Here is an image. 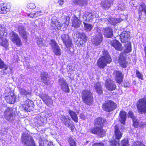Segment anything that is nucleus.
Listing matches in <instances>:
<instances>
[{
    "instance_id": "1",
    "label": "nucleus",
    "mask_w": 146,
    "mask_h": 146,
    "mask_svg": "<svg viewBox=\"0 0 146 146\" xmlns=\"http://www.w3.org/2000/svg\"><path fill=\"white\" fill-rule=\"evenodd\" d=\"M106 122V120L100 117L96 118L95 120V127L90 130V132L97 134L101 137H103L105 133L102 127Z\"/></svg>"
},
{
    "instance_id": "2",
    "label": "nucleus",
    "mask_w": 146,
    "mask_h": 146,
    "mask_svg": "<svg viewBox=\"0 0 146 146\" xmlns=\"http://www.w3.org/2000/svg\"><path fill=\"white\" fill-rule=\"evenodd\" d=\"M50 24V28L56 31L60 30L61 28L66 29L69 24L70 18L66 16L63 19L60 23L58 21L54 20L52 18Z\"/></svg>"
},
{
    "instance_id": "3",
    "label": "nucleus",
    "mask_w": 146,
    "mask_h": 146,
    "mask_svg": "<svg viewBox=\"0 0 146 146\" xmlns=\"http://www.w3.org/2000/svg\"><path fill=\"white\" fill-rule=\"evenodd\" d=\"M103 56L100 58L97 62L98 65L100 68H103L107 64L110 63L111 61L110 56L107 50L102 51Z\"/></svg>"
},
{
    "instance_id": "4",
    "label": "nucleus",
    "mask_w": 146,
    "mask_h": 146,
    "mask_svg": "<svg viewBox=\"0 0 146 146\" xmlns=\"http://www.w3.org/2000/svg\"><path fill=\"white\" fill-rule=\"evenodd\" d=\"M81 96L84 103L88 105L92 104L93 101L92 93L90 90H83L81 93Z\"/></svg>"
},
{
    "instance_id": "5",
    "label": "nucleus",
    "mask_w": 146,
    "mask_h": 146,
    "mask_svg": "<svg viewBox=\"0 0 146 146\" xmlns=\"http://www.w3.org/2000/svg\"><path fill=\"white\" fill-rule=\"evenodd\" d=\"M117 107V105L113 101L107 100L102 106L103 110L106 112H110L115 110Z\"/></svg>"
},
{
    "instance_id": "6",
    "label": "nucleus",
    "mask_w": 146,
    "mask_h": 146,
    "mask_svg": "<svg viewBox=\"0 0 146 146\" xmlns=\"http://www.w3.org/2000/svg\"><path fill=\"white\" fill-rule=\"evenodd\" d=\"M22 141L26 146H36L32 137L30 135L23 133L22 136Z\"/></svg>"
},
{
    "instance_id": "7",
    "label": "nucleus",
    "mask_w": 146,
    "mask_h": 146,
    "mask_svg": "<svg viewBox=\"0 0 146 146\" xmlns=\"http://www.w3.org/2000/svg\"><path fill=\"white\" fill-rule=\"evenodd\" d=\"M60 120L65 126L70 129L71 131L74 129L75 128L74 123L68 116L62 115L60 117Z\"/></svg>"
},
{
    "instance_id": "8",
    "label": "nucleus",
    "mask_w": 146,
    "mask_h": 146,
    "mask_svg": "<svg viewBox=\"0 0 146 146\" xmlns=\"http://www.w3.org/2000/svg\"><path fill=\"white\" fill-rule=\"evenodd\" d=\"M137 106L139 113H146V99H140L137 102Z\"/></svg>"
},
{
    "instance_id": "9",
    "label": "nucleus",
    "mask_w": 146,
    "mask_h": 146,
    "mask_svg": "<svg viewBox=\"0 0 146 146\" xmlns=\"http://www.w3.org/2000/svg\"><path fill=\"white\" fill-rule=\"evenodd\" d=\"M75 36L78 38L77 40L79 42L78 44L82 46H85V43L87 40V36L83 32H77Z\"/></svg>"
},
{
    "instance_id": "10",
    "label": "nucleus",
    "mask_w": 146,
    "mask_h": 146,
    "mask_svg": "<svg viewBox=\"0 0 146 146\" xmlns=\"http://www.w3.org/2000/svg\"><path fill=\"white\" fill-rule=\"evenodd\" d=\"M9 38L11 40L18 46L21 45L22 42L18 35L14 32H12L10 34Z\"/></svg>"
},
{
    "instance_id": "11",
    "label": "nucleus",
    "mask_w": 146,
    "mask_h": 146,
    "mask_svg": "<svg viewBox=\"0 0 146 146\" xmlns=\"http://www.w3.org/2000/svg\"><path fill=\"white\" fill-rule=\"evenodd\" d=\"M23 106L25 110L30 112L33 110L34 104L33 101L28 99L24 102Z\"/></svg>"
},
{
    "instance_id": "12",
    "label": "nucleus",
    "mask_w": 146,
    "mask_h": 146,
    "mask_svg": "<svg viewBox=\"0 0 146 146\" xmlns=\"http://www.w3.org/2000/svg\"><path fill=\"white\" fill-rule=\"evenodd\" d=\"M50 44L55 54L57 56H60L61 54V50L56 42L52 40Z\"/></svg>"
},
{
    "instance_id": "13",
    "label": "nucleus",
    "mask_w": 146,
    "mask_h": 146,
    "mask_svg": "<svg viewBox=\"0 0 146 146\" xmlns=\"http://www.w3.org/2000/svg\"><path fill=\"white\" fill-rule=\"evenodd\" d=\"M40 97L44 103L46 105H52L53 104V100L48 94H41L40 95Z\"/></svg>"
},
{
    "instance_id": "14",
    "label": "nucleus",
    "mask_w": 146,
    "mask_h": 146,
    "mask_svg": "<svg viewBox=\"0 0 146 146\" xmlns=\"http://www.w3.org/2000/svg\"><path fill=\"white\" fill-rule=\"evenodd\" d=\"M58 83L63 91L67 93H69L70 89L68 85L65 80L62 78H60L58 80Z\"/></svg>"
},
{
    "instance_id": "15",
    "label": "nucleus",
    "mask_w": 146,
    "mask_h": 146,
    "mask_svg": "<svg viewBox=\"0 0 146 146\" xmlns=\"http://www.w3.org/2000/svg\"><path fill=\"white\" fill-rule=\"evenodd\" d=\"M5 98L7 102L10 104H14L16 99L15 95L11 92H9L7 95L5 96Z\"/></svg>"
},
{
    "instance_id": "16",
    "label": "nucleus",
    "mask_w": 146,
    "mask_h": 146,
    "mask_svg": "<svg viewBox=\"0 0 146 146\" xmlns=\"http://www.w3.org/2000/svg\"><path fill=\"white\" fill-rule=\"evenodd\" d=\"M61 38L63 42L67 47L71 46L72 41L70 39L68 35L62 34L61 36Z\"/></svg>"
},
{
    "instance_id": "17",
    "label": "nucleus",
    "mask_w": 146,
    "mask_h": 146,
    "mask_svg": "<svg viewBox=\"0 0 146 146\" xmlns=\"http://www.w3.org/2000/svg\"><path fill=\"white\" fill-rule=\"evenodd\" d=\"M130 33L129 31H124L122 32L119 36L121 42L125 43L128 42L130 40Z\"/></svg>"
},
{
    "instance_id": "18",
    "label": "nucleus",
    "mask_w": 146,
    "mask_h": 146,
    "mask_svg": "<svg viewBox=\"0 0 146 146\" xmlns=\"http://www.w3.org/2000/svg\"><path fill=\"white\" fill-rule=\"evenodd\" d=\"M12 111L13 109L12 108H7L4 112L5 117L10 121L13 119Z\"/></svg>"
},
{
    "instance_id": "19",
    "label": "nucleus",
    "mask_w": 146,
    "mask_h": 146,
    "mask_svg": "<svg viewBox=\"0 0 146 146\" xmlns=\"http://www.w3.org/2000/svg\"><path fill=\"white\" fill-rule=\"evenodd\" d=\"M105 85L106 88L108 90H114L116 87L114 82L110 79H108L106 80Z\"/></svg>"
},
{
    "instance_id": "20",
    "label": "nucleus",
    "mask_w": 146,
    "mask_h": 146,
    "mask_svg": "<svg viewBox=\"0 0 146 146\" xmlns=\"http://www.w3.org/2000/svg\"><path fill=\"white\" fill-rule=\"evenodd\" d=\"M17 30L19 34L25 39L26 40L28 37V33L26 32L25 29L23 26H19Z\"/></svg>"
},
{
    "instance_id": "21",
    "label": "nucleus",
    "mask_w": 146,
    "mask_h": 146,
    "mask_svg": "<svg viewBox=\"0 0 146 146\" xmlns=\"http://www.w3.org/2000/svg\"><path fill=\"white\" fill-rule=\"evenodd\" d=\"M40 77L41 80L44 84L47 85H50V82L48 73L46 72L42 73L41 74Z\"/></svg>"
},
{
    "instance_id": "22",
    "label": "nucleus",
    "mask_w": 146,
    "mask_h": 146,
    "mask_svg": "<svg viewBox=\"0 0 146 146\" xmlns=\"http://www.w3.org/2000/svg\"><path fill=\"white\" fill-rule=\"evenodd\" d=\"M96 34V37L94 39V44L96 45L99 44L102 41V35L100 32L98 31Z\"/></svg>"
},
{
    "instance_id": "23",
    "label": "nucleus",
    "mask_w": 146,
    "mask_h": 146,
    "mask_svg": "<svg viewBox=\"0 0 146 146\" xmlns=\"http://www.w3.org/2000/svg\"><path fill=\"white\" fill-rule=\"evenodd\" d=\"M73 18L72 19V26L77 28L80 27L81 22L77 17L74 16Z\"/></svg>"
},
{
    "instance_id": "24",
    "label": "nucleus",
    "mask_w": 146,
    "mask_h": 146,
    "mask_svg": "<svg viewBox=\"0 0 146 146\" xmlns=\"http://www.w3.org/2000/svg\"><path fill=\"white\" fill-rule=\"evenodd\" d=\"M112 2L111 1H102L101 3V6L104 9H108L112 5Z\"/></svg>"
},
{
    "instance_id": "25",
    "label": "nucleus",
    "mask_w": 146,
    "mask_h": 146,
    "mask_svg": "<svg viewBox=\"0 0 146 146\" xmlns=\"http://www.w3.org/2000/svg\"><path fill=\"white\" fill-rule=\"evenodd\" d=\"M123 18L122 19L120 18H109L108 20L110 24L113 25H115L116 24L120 23L122 21Z\"/></svg>"
},
{
    "instance_id": "26",
    "label": "nucleus",
    "mask_w": 146,
    "mask_h": 146,
    "mask_svg": "<svg viewBox=\"0 0 146 146\" xmlns=\"http://www.w3.org/2000/svg\"><path fill=\"white\" fill-rule=\"evenodd\" d=\"M114 132V135L115 137V139L119 141L122 137V133L120 131L118 127L116 125L115 127Z\"/></svg>"
},
{
    "instance_id": "27",
    "label": "nucleus",
    "mask_w": 146,
    "mask_h": 146,
    "mask_svg": "<svg viewBox=\"0 0 146 146\" xmlns=\"http://www.w3.org/2000/svg\"><path fill=\"white\" fill-rule=\"evenodd\" d=\"M10 6L9 5H0V13L6 14L10 11Z\"/></svg>"
},
{
    "instance_id": "28",
    "label": "nucleus",
    "mask_w": 146,
    "mask_h": 146,
    "mask_svg": "<svg viewBox=\"0 0 146 146\" xmlns=\"http://www.w3.org/2000/svg\"><path fill=\"white\" fill-rule=\"evenodd\" d=\"M119 120L124 125L126 119V113L124 111L122 110L119 113Z\"/></svg>"
},
{
    "instance_id": "29",
    "label": "nucleus",
    "mask_w": 146,
    "mask_h": 146,
    "mask_svg": "<svg viewBox=\"0 0 146 146\" xmlns=\"http://www.w3.org/2000/svg\"><path fill=\"white\" fill-rule=\"evenodd\" d=\"M112 46H113L115 49L120 51L122 49L121 45L120 42L116 40H114L111 42Z\"/></svg>"
},
{
    "instance_id": "30",
    "label": "nucleus",
    "mask_w": 146,
    "mask_h": 146,
    "mask_svg": "<svg viewBox=\"0 0 146 146\" xmlns=\"http://www.w3.org/2000/svg\"><path fill=\"white\" fill-rule=\"evenodd\" d=\"M115 73V78L117 82L119 84H120L123 80V76L121 72L119 71H114Z\"/></svg>"
},
{
    "instance_id": "31",
    "label": "nucleus",
    "mask_w": 146,
    "mask_h": 146,
    "mask_svg": "<svg viewBox=\"0 0 146 146\" xmlns=\"http://www.w3.org/2000/svg\"><path fill=\"white\" fill-rule=\"evenodd\" d=\"M122 68H125L127 64V62L125 60V57L123 55H120L118 60Z\"/></svg>"
},
{
    "instance_id": "32",
    "label": "nucleus",
    "mask_w": 146,
    "mask_h": 146,
    "mask_svg": "<svg viewBox=\"0 0 146 146\" xmlns=\"http://www.w3.org/2000/svg\"><path fill=\"white\" fill-rule=\"evenodd\" d=\"M43 12L39 9H37L36 11L29 13L27 14L28 17H36L43 14Z\"/></svg>"
},
{
    "instance_id": "33",
    "label": "nucleus",
    "mask_w": 146,
    "mask_h": 146,
    "mask_svg": "<svg viewBox=\"0 0 146 146\" xmlns=\"http://www.w3.org/2000/svg\"><path fill=\"white\" fill-rule=\"evenodd\" d=\"M68 112L72 119L75 122H77L78 118L76 112L70 109L68 110Z\"/></svg>"
},
{
    "instance_id": "34",
    "label": "nucleus",
    "mask_w": 146,
    "mask_h": 146,
    "mask_svg": "<svg viewBox=\"0 0 146 146\" xmlns=\"http://www.w3.org/2000/svg\"><path fill=\"white\" fill-rule=\"evenodd\" d=\"M95 16L92 13L86 12L83 17V18L86 21H89L94 18Z\"/></svg>"
},
{
    "instance_id": "35",
    "label": "nucleus",
    "mask_w": 146,
    "mask_h": 146,
    "mask_svg": "<svg viewBox=\"0 0 146 146\" xmlns=\"http://www.w3.org/2000/svg\"><path fill=\"white\" fill-rule=\"evenodd\" d=\"M94 87L96 92L99 94L102 92V88L101 84L99 82H96L94 84Z\"/></svg>"
},
{
    "instance_id": "36",
    "label": "nucleus",
    "mask_w": 146,
    "mask_h": 146,
    "mask_svg": "<svg viewBox=\"0 0 146 146\" xmlns=\"http://www.w3.org/2000/svg\"><path fill=\"white\" fill-rule=\"evenodd\" d=\"M104 32V35L106 37L108 38H111L112 36L113 31L111 28H105Z\"/></svg>"
},
{
    "instance_id": "37",
    "label": "nucleus",
    "mask_w": 146,
    "mask_h": 146,
    "mask_svg": "<svg viewBox=\"0 0 146 146\" xmlns=\"http://www.w3.org/2000/svg\"><path fill=\"white\" fill-rule=\"evenodd\" d=\"M146 7L144 4H141L138 9V12L140 14H145L146 13Z\"/></svg>"
},
{
    "instance_id": "38",
    "label": "nucleus",
    "mask_w": 146,
    "mask_h": 146,
    "mask_svg": "<svg viewBox=\"0 0 146 146\" xmlns=\"http://www.w3.org/2000/svg\"><path fill=\"white\" fill-rule=\"evenodd\" d=\"M19 90L21 95L25 96L26 97L30 96L31 95V92L27 91L21 88H19Z\"/></svg>"
},
{
    "instance_id": "39",
    "label": "nucleus",
    "mask_w": 146,
    "mask_h": 146,
    "mask_svg": "<svg viewBox=\"0 0 146 146\" xmlns=\"http://www.w3.org/2000/svg\"><path fill=\"white\" fill-rule=\"evenodd\" d=\"M131 45L130 42H129L125 45L124 50L125 52L129 53L131 50Z\"/></svg>"
},
{
    "instance_id": "40",
    "label": "nucleus",
    "mask_w": 146,
    "mask_h": 146,
    "mask_svg": "<svg viewBox=\"0 0 146 146\" xmlns=\"http://www.w3.org/2000/svg\"><path fill=\"white\" fill-rule=\"evenodd\" d=\"M73 2L76 5H83L87 3V0H73Z\"/></svg>"
},
{
    "instance_id": "41",
    "label": "nucleus",
    "mask_w": 146,
    "mask_h": 146,
    "mask_svg": "<svg viewBox=\"0 0 146 146\" xmlns=\"http://www.w3.org/2000/svg\"><path fill=\"white\" fill-rule=\"evenodd\" d=\"M68 141L70 146H76V139L75 138H73L72 137H69Z\"/></svg>"
},
{
    "instance_id": "42",
    "label": "nucleus",
    "mask_w": 146,
    "mask_h": 146,
    "mask_svg": "<svg viewBox=\"0 0 146 146\" xmlns=\"http://www.w3.org/2000/svg\"><path fill=\"white\" fill-rule=\"evenodd\" d=\"M84 24L85 30L87 31H90L91 30L93 27L92 25L85 22H84Z\"/></svg>"
},
{
    "instance_id": "43",
    "label": "nucleus",
    "mask_w": 146,
    "mask_h": 146,
    "mask_svg": "<svg viewBox=\"0 0 146 146\" xmlns=\"http://www.w3.org/2000/svg\"><path fill=\"white\" fill-rule=\"evenodd\" d=\"M119 141L113 138V139L110 141V146H119Z\"/></svg>"
},
{
    "instance_id": "44",
    "label": "nucleus",
    "mask_w": 146,
    "mask_h": 146,
    "mask_svg": "<svg viewBox=\"0 0 146 146\" xmlns=\"http://www.w3.org/2000/svg\"><path fill=\"white\" fill-rule=\"evenodd\" d=\"M37 44L40 47H42L43 46L44 44L42 39L39 37H36V38Z\"/></svg>"
},
{
    "instance_id": "45",
    "label": "nucleus",
    "mask_w": 146,
    "mask_h": 146,
    "mask_svg": "<svg viewBox=\"0 0 146 146\" xmlns=\"http://www.w3.org/2000/svg\"><path fill=\"white\" fill-rule=\"evenodd\" d=\"M121 146H129V141L127 139H124L122 140L120 143Z\"/></svg>"
},
{
    "instance_id": "46",
    "label": "nucleus",
    "mask_w": 146,
    "mask_h": 146,
    "mask_svg": "<svg viewBox=\"0 0 146 146\" xmlns=\"http://www.w3.org/2000/svg\"><path fill=\"white\" fill-rule=\"evenodd\" d=\"M133 121V125L135 127H138V126H139L140 127L143 126V124L141 125L137 121V120L136 119V118H135L133 119H132Z\"/></svg>"
},
{
    "instance_id": "47",
    "label": "nucleus",
    "mask_w": 146,
    "mask_h": 146,
    "mask_svg": "<svg viewBox=\"0 0 146 146\" xmlns=\"http://www.w3.org/2000/svg\"><path fill=\"white\" fill-rule=\"evenodd\" d=\"M2 42L1 44V45L5 47L6 49H7L9 44L7 40L5 39H4L2 40Z\"/></svg>"
},
{
    "instance_id": "48",
    "label": "nucleus",
    "mask_w": 146,
    "mask_h": 146,
    "mask_svg": "<svg viewBox=\"0 0 146 146\" xmlns=\"http://www.w3.org/2000/svg\"><path fill=\"white\" fill-rule=\"evenodd\" d=\"M4 68L5 70L7 69V66L5 64L3 61L0 58V68Z\"/></svg>"
},
{
    "instance_id": "49",
    "label": "nucleus",
    "mask_w": 146,
    "mask_h": 146,
    "mask_svg": "<svg viewBox=\"0 0 146 146\" xmlns=\"http://www.w3.org/2000/svg\"><path fill=\"white\" fill-rule=\"evenodd\" d=\"M117 7H118V9L121 11L125 9L124 4L123 3L118 4Z\"/></svg>"
},
{
    "instance_id": "50",
    "label": "nucleus",
    "mask_w": 146,
    "mask_h": 146,
    "mask_svg": "<svg viewBox=\"0 0 146 146\" xmlns=\"http://www.w3.org/2000/svg\"><path fill=\"white\" fill-rule=\"evenodd\" d=\"M132 146H145L143 143L140 141L134 142Z\"/></svg>"
},
{
    "instance_id": "51",
    "label": "nucleus",
    "mask_w": 146,
    "mask_h": 146,
    "mask_svg": "<svg viewBox=\"0 0 146 146\" xmlns=\"http://www.w3.org/2000/svg\"><path fill=\"white\" fill-rule=\"evenodd\" d=\"M136 76L139 79L143 80V76L142 74L140 73L138 70L136 71Z\"/></svg>"
},
{
    "instance_id": "52",
    "label": "nucleus",
    "mask_w": 146,
    "mask_h": 146,
    "mask_svg": "<svg viewBox=\"0 0 146 146\" xmlns=\"http://www.w3.org/2000/svg\"><path fill=\"white\" fill-rule=\"evenodd\" d=\"M27 7L30 9H33L36 7V6L34 3H30L28 4Z\"/></svg>"
},
{
    "instance_id": "53",
    "label": "nucleus",
    "mask_w": 146,
    "mask_h": 146,
    "mask_svg": "<svg viewBox=\"0 0 146 146\" xmlns=\"http://www.w3.org/2000/svg\"><path fill=\"white\" fill-rule=\"evenodd\" d=\"M4 29L1 26H0V36L2 37L4 36L5 34Z\"/></svg>"
},
{
    "instance_id": "54",
    "label": "nucleus",
    "mask_w": 146,
    "mask_h": 146,
    "mask_svg": "<svg viewBox=\"0 0 146 146\" xmlns=\"http://www.w3.org/2000/svg\"><path fill=\"white\" fill-rule=\"evenodd\" d=\"M128 116L129 117L131 118L132 119L136 118L134 116L133 113L131 111H129L128 113Z\"/></svg>"
},
{
    "instance_id": "55",
    "label": "nucleus",
    "mask_w": 146,
    "mask_h": 146,
    "mask_svg": "<svg viewBox=\"0 0 146 146\" xmlns=\"http://www.w3.org/2000/svg\"><path fill=\"white\" fill-rule=\"evenodd\" d=\"M93 146H104V145L103 143H94Z\"/></svg>"
},
{
    "instance_id": "56",
    "label": "nucleus",
    "mask_w": 146,
    "mask_h": 146,
    "mask_svg": "<svg viewBox=\"0 0 146 146\" xmlns=\"http://www.w3.org/2000/svg\"><path fill=\"white\" fill-rule=\"evenodd\" d=\"M80 118L83 119H86L85 115L83 113L80 114Z\"/></svg>"
},
{
    "instance_id": "57",
    "label": "nucleus",
    "mask_w": 146,
    "mask_h": 146,
    "mask_svg": "<svg viewBox=\"0 0 146 146\" xmlns=\"http://www.w3.org/2000/svg\"><path fill=\"white\" fill-rule=\"evenodd\" d=\"M63 0H58V3L60 5H62L63 3Z\"/></svg>"
},
{
    "instance_id": "58",
    "label": "nucleus",
    "mask_w": 146,
    "mask_h": 146,
    "mask_svg": "<svg viewBox=\"0 0 146 146\" xmlns=\"http://www.w3.org/2000/svg\"><path fill=\"white\" fill-rule=\"evenodd\" d=\"M44 24L43 23H40L39 24V27H41L42 28L43 26H44Z\"/></svg>"
},
{
    "instance_id": "59",
    "label": "nucleus",
    "mask_w": 146,
    "mask_h": 146,
    "mask_svg": "<svg viewBox=\"0 0 146 146\" xmlns=\"http://www.w3.org/2000/svg\"><path fill=\"white\" fill-rule=\"evenodd\" d=\"M48 146H53V145L52 143L50 142L48 143Z\"/></svg>"
},
{
    "instance_id": "60",
    "label": "nucleus",
    "mask_w": 146,
    "mask_h": 146,
    "mask_svg": "<svg viewBox=\"0 0 146 146\" xmlns=\"http://www.w3.org/2000/svg\"><path fill=\"white\" fill-rule=\"evenodd\" d=\"M123 17H125V16H123Z\"/></svg>"
}]
</instances>
